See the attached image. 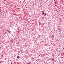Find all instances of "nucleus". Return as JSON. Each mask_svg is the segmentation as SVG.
Returning a JSON list of instances; mask_svg holds the SVG:
<instances>
[{"mask_svg":"<svg viewBox=\"0 0 64 64\" xmlns=\"http://www.w3.org/2000/svg\"><path fill=\"white\" fill-rule=\"evenodd\" d=\"M58 30H59V31H61V29H60L59 28H58Z\"/></svg>","mask_w":64,"mask_h":64,"instance_id":"obj_1","label":"nucleus"},{"mask_svg":"<svg viewBox=\"0 0 64 64\" xmlns=\"http://www.w3.org/2000/svg\"><path fill=\"white\" fill-rule=\"evenodd\" d=\"M8 32H8V33H9V34H10V32H11L10 30H8Z\"/></svg>","mask_w":64,"mask_h":64,"instance_id":"obj_2","label":"nucleus"},{"mask_svg":"<svg viewBox=\"0 0 64 64\" xmlns=\"http://www.w3.org/2000/svg\"><path fill=\"white\" fill-rule=\"evenodd\" d=\"M17 58H20V56H17Z\"/></svg>","mask_w":64,"mask_h":64,"instance_id":"obj_3","label":"nucleus"},{"mask_svg":"<svg viewBox=\"0 0 64 64\" xmlns=\"http://www.w3.org/2000/svg\"><path fill=\"white\" fill-rule=\"evenodd\" d=\"M42 14H44V12L42 11Z\"/></svg>","mask_w":64,"mask_h":64,"instance_id":"obj_4","label":"nucleus"},{"mask_svg":"<svg viewBox=\"0 0 64 64\" xmlns=\"http://www.w3.org/2000/svg\"><path fill=\"white\" fill-rule=\"evenodd\" d=\"M52 38H54V36H52Z\"/></svg>","mask_w":64,"mask_h":64,"instance_id":"obj_5","label":"nucleus"},{"mask_svg":"<svg viewBox=\"0 0 64 64\" xmlns=\"http://www.w3.org/2000/svg\"><path fill=\"white\" fill-rule=\"evenodd\" d=\"M0 55L2 57H3V54H2V55H1V54H0Z\"/></svg>","mask_w":64,"mask_h":64,"instance_id":"obj_6","label":"nucleus"},{"mask_svg":"<svg viewBox=\"0 0 64 64\" xmlns=\"http://www.w3.org/2000/svg\"><path fill=\"white\" fill-rule=\"evenodd\" d=\"M44 15H45L46 16V13H44Z\"/></svg>","mask_w":64,"mask_h":64,"instance_id":"obj_7","label":"nucleus"},{"mask_svg":"<svg viewBox=\"0 0 64 64\" xmlns=\"http://www.w3.org/2000/svg\"><path fill=\"white\" fill-rule=\"evenodd\" d=\"M52 60H53V61H54V59H53V58H52Z\"/></svg>","mask_w":64,"mask_h":64,"instance_id":"obj_8","label":"nucleus"},{"mask_svg":"<svg viewBox=\"0 0 64 64\" xmlns=\"http://www.w3.org/2000/svg\"><path fill=\"white\" fill-rule=\"evenodd\" d=\"M39 25H41V24H40V22L39 23Z\"/></svg>","mask_w":64,"mask_h":64,"instance_id":"obj_9","label":"nucleus"},{"mask_svg":"<svg viewBox=\"0 0 64 64\" xmlns=\"http://www.w3.org/2000/svg\"><path fill=\"white\" fill-rule=\"evenodd\" d=\"M9 31V30H7V31Z\"/></svg>","mask_w":64,"mask_h":64,"instance_id":"obj_10","label":"nucleus"},{"mask_svg":"<svg viewBox=\"0 0 64 64\" xmlns=\"http://www.w3.org/2000/svg\"><path fill=\"white\" fill-rule=\"evenodd\" d=\"M11 64H12V63H11Z\"/></svg>","mask_w":64,"mask_h":64,"instance_id":"obj_11","label":"nucleus"},{"mask_svg":"<svg viewBox=\"0 0 64 64\" xmlns=\"http://www.w3.org/2000/svg\"><path fill=\"white\" fill-rule=\"evenodd\" d=\"M6 60V58L5 60Z\"/></svg>","mask_w":64,"mask_h":64,"instance_id":"obj_12","label":"nucleus"},{"mask_svg":"<svg viewBox=\"0 0 64 64\" xmlns=\"http://www.w3.org/2000/svg\"><path fill=\"white\" fill-rule=\"evenodd\" d=\"M53 63H54V62H53Z\"/></svg>","mask_w":64,"mask_h":64,"instance_id":"obj_13","label":"nucleus"}]
</instances>
